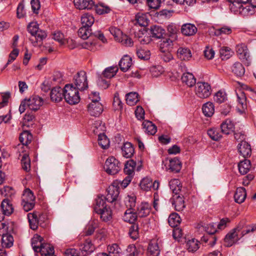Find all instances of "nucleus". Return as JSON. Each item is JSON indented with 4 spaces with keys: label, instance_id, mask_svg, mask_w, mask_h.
<instances>
[{
    "label": "nucleus",
    "instance_id": "nucleus-24",
    "mask_svg": "<svg viewBox=\"0 0 256 256\" xmlns=\"http://www.w3.org/2000/svg\"><path fill=\"white\" fill-rule=\"evenodd\" d=\"M94 250L95 246L92 243L91 240L88 238L83 244V246L81 249V254L84 256H87L93 252Z\"/></svg>",
    "mask_w": 256,
    "mask_h": 256
},
{
    "label": "nucleus",
    "instance_id": "nucleus-25",
    "mask_svg": "<svg viewBox=\"0 0 256 256\" xmlns=\"http://www.w3.org/2000/svg\"><path fill=\"white\" fill-rule=\"evenodd\" d=\"M221 132L226 134H228L230 132H234V125L232 122L229 120L226 119L223 122L220 124Z\"/></svg>",
    "mask_w": 256,
    "mask_h": 256
},
{
    "label": "nucleus",
    "instance_id": "nucleus-9",
    "mask_svg": "<svg viewBox=\"0 0 256 256\" xmlns=\"http://www.w3.org/2000/svg\"><path fill=\"white\" fill-rule=\"evenodd\" d=\"M169 186L173 195L185 194L184 188L182 187L180 182L178 179H172L169 182Z\"/></svg>",
    "mask_w": 256,
    "mask_h": 256
},
{
    "label": "nucleus",
    "instance_id": "nucleus-36",
    "mask_svg": "<svg viewBox=\"0 0 256 256\" xmlns=\"http://www.w3.org/2000/svg\"><path fill=\"white\" fill-rule=\"evenodd\" d=\"M95 10L97 14L102 15L110 13L112 10L108 6L104 3L100 2L96 5Z\"/></svg>",
    "mask_w": 256,
    "mask_h": 256
},
{
    "label": "nucleus",
    "instance_id": "nucleus-12",
    "mask_svg": "<svg viewBox=\"0 0 256 256\" xmlns=\"http://www.w3.org/2000/svg\"><path fill=\"white\" fill-rule=\"evenodd\" d=\"M43 238L38 235L34 236L31 240V244L32 249L36 252H40L42 248L45 247L46 245H49V244L44 243L42 242Z\"/></svg>",
    "mask_w": 256,
    "mask_h": 256
},
{
    "label": "nucleus",
    "instance_id": "nucleus-6",
    "mask_svg": "<svg viewBox=\"0 0 256 256\" xmlns=\"http://www.w3.org/2000/svg\"><path fill=\"white\" fill-rule=\"evenodd\" d=\"M162 168L166 171L177 173L182 168V162L177 158L171 159L166 158L162 161Z\"/></svg>",
    "mask_w": 256,
    "mask_h": 256
},
{
    "label": "nucleus",
    "instance_id": "nucleus-30",
    "mask_svg": "<svg viewBox=\"0 0 256 256\" xmlns=\"http://www.w3.org/2000/svg\"><path fill=\"white\" fill-rule=\"evenodd\" d=\"M160 249L157 242L156 241H151L148 248L147 254L148 256H158L160 254Z\"/></svg>",
    "mask_w": 256,
    "mask_h": 256
},
{
    "label": "nucleus",
    "instance_id": "nucleus-26",
    "mask_svg": "<svg viewBox=\"0 0 256 256\" xmlns=\"http://www.w3.org/2000/svg\"><path fill=\"white\" fill-rule=\"evenodd\" d=\"M181 80L182 82L188 87H192L196 84V78L192 73L188 72L184 73Z\"/></svg>",
    "mask_w": 256,
    "mask_h": 256
},
{
    "label": "nucleus",
    "instance_id": "nucleus-64",
    "mask_svg": "<svg viewBox=\"0 0 256 256\" xmlns=\"http://www.w3.org/2000/svg\"><path fill=\"white\" fill-rule=\"evenodd\" d=\"M109 256H117L120 252V248L116 244H113L108 247Z\"/></svg>",
    "mask_w": 256,
    "mask_h": 256
},
{
    "label": "nucleus",
    "instance_id": "nucleus-55",
    "mask_svg": "<svg viewBox=\"0 0 256 256\" xmlns=\"http://www.w3.org/2000/svg\"><path fill=\"white\" fill-rule=\"evenodd\" d=\"M125 46H132L134 44V42L132 39L128 36L123 34L118 41Z\"/></svg>",
    "mask_w": 256,
    "mask_h": 256
},
{
    "label": "nucleus",
    "instance_id": "nucleus-50",
    "mask_svg": "<svg viewBox=\"0 0 256 256\" xmlns=\"http://www.w3.org/2000/svg\"><path fill=\"white\" fill-rule=\"evenodd\" d=\"M22 202H35V196L32 191L29 188H26L22 196Z\"/></svg>",
    "mask_w": 256,
    "mask_h": 256
},
{
    "label": "nucleus",
    "instance_id": "nucleus-51",
    "mask_svg": "<svg viewBox=\"0 0 256 256\" xmlns=\"http://www.w3.org/2000/svg\"><path fill=\"white\" fill-rule=\"evenodd\" d=\"M220 54L222 60H228L232 56L233 51L228 47L223 46L220 50Z\"/></svg>",
    "mask_w": 256,
    "mask_h": 256
},
{
    "label": "nucleus",
    "instance_id": "nucleus-1",
    "mask_svg": "<svg viewBox=\"0 0 256 256\" xmlns=\"http://www.w3.org/2000/svg\"><path fill=\"white\" fill-rule=\"evenodd\" d=\"M78 80L76 79L72 84H67L64 87V98L70 104H76L80 101Z\"/></svg>",
    "mask_w": 256,
    "mask_h": 256
},
{
    "label": "nucleus",
    "instance_id": "nucleus-53",
    "mask_svg": "<svg viewBox=\"0 0 256 256\" xmlns=\"http://www.w3.org/2000/svg\"><path fill=\"white\" fill-rule=\"evenodd\" d=\"M126 103L130 106L135 104L138 101V94L136 92H130L126 96Z\"/></svg>",
    "mask_w": 256,
    "mask_h": 256
},
{
    "label": "nucleus",
    "instance_id": "nucleus-44",
    "mask_svg": "<svg viewBox=\"0 0 256 256\" xmlns=\"http://www.w3.org/2000/svg\"><path fill=\"white\" fill-rule=\"evenodd\" d=\"M136 162L133 160H128L124 165V172L127 175L134 176Z\"/></svg>",
    "mask_w": 256,
    "mask_h": 256
},
{
    "label": "nucleus",
    "instance_id": "nucleus-17",
    "mask_svg": "<svg viewBox=\"0 0 256 256\" xmlns=\"http://www.w3.org/2000/svg\"><path fill=\"white\" fill-rule=\"evenodd\" d=\"M238 150L244 158L250 157L252 154L250 144L246 142H242L238 145Z\"/></svg>",
    "mask_w": 256,
    "mask_h": 256
},
{
    "label": "nucleus",
    "instance_id": "nucleus-57",
    "mask_svg": "<svg viewBox=\"0 0 256 256\" xmlns=\"http://www.w3.org/2000/svg\"><path fill=\"white\" fill-rule=\"evenodd\" d=\"M136 54L139 58L146 60L150 58V52L148 50L140 49L137 50Z\"/></svg>",
    "mask_w": 256,
    "mask_h": 256
},
{
    "label": "nucleus",
    "instance_id": "nucleus-2",
    "mask_svg": "<svg viewBox=\"0 0 256 256\" xmlns=\"http://www.w3.org/2000/svg\"><path fill=\"white\" fill-rule=\"evenodd\" d=\"M94 22L92 14L89 12L82 14L81 16V38H86L91 36L92 32L90 27Z\"/></svg>",
    "mask_w": 256,
    "mask_h": 256
},
{
    "label": "nucleus",
    "instance_id": "nucleus-33",
    "mask_svg": "<svg viewBox=\"0 0 256 256\" xmlns=\"http://www.w3.org/2000/svg\"><path fill=\"white\" fill-rule=\"evenodd\" d=\"M238 168L240 174L244 175L247 174L251 168L250 160L244 159V160L240 161L238 164Z\"/></svg>",
    "mask_w": 256,
    "mask_h": 256
},
{
    "label": "nucleus",
    "instance_id": "nucleus-14",
    "mask_svg": "<svg viewBox=\"0 0 256 256\" xmlns=\"http://www.w3.org/2000/svg\"><path fill=\"white\" fill-rule=\"evenodd\" d=\"M98 220L94 219L90 220L85 226L82 231L83 236H88L92 234L98 226Z\"/></svg>",
    "mask_w": 256,
    "mask_h": 256
},
{
    "label": "nucleus",
    "instance_id": "nucleus-16",
    "mask_svg": "<svg viewBox=\"0 0 256 256\" xmlns=\"http://www.w3.org/2000/svg\"><path fill=\"white\" fill-rule=\"evenodd\" d=\"M118 194V188L114 185H111L108 188L107 194L104 198L107 202H112L117 199Z\"/></svg>",
    "mask_w": 256,
    "mask_h": 256
},
{
    "label": "nucleus",
    "instance_id": "nucleus-48",
    "mask_svg": "<svg viewBox=\"0 0 256 256\" xmlns=\"http://www.w3.org/2000/svg\"><path fill=\"white\" fill-rule=\"evenodd\" d=\"M207 133L210 138L215 141L218 140L222 138L221 132L218 128H210L208 130Z\"/></svg>",
    "mask_w": 256,
    "mask_h": 256
},
{
    "label": "nucleus",
    "instance_id": "nucleus-7",
    "mask_svg": "<svg viewBox=\"0 0 256 256\" xmlns=\"http://www.w3.org/2000/svg\"><path fill=\"white\" fill-rule=\"evenodd\" d=\"M14 211V208L8 199H4L0 206V222L4 220V215L10 216Z\"/></svg>",
    "mask_w": 256,
    "mask_h": 256
},
{
    "label": "nucleus",
    "instance_id": "nucleus-38",
    "mask_svg": "<svg viewBox=\"0 0 256 256\" xmlns=\"http://www.w3.org/2000/svg\"><path fill=\"white\" fill-rule=\"evenodd\" d=\"M13 244L14 238L11 234H3L2 238V246L3 248H10L13 246Z\"/></svg>",
    "mask_w": 256,
    "mask_h": 256
},
{
    "label": "nucleus",
    "instance_id": "nucleus-39",
    "mask_svg": "<svg viewBox=\"0 0 256 256\" xmlns=\"http://www.w3.org/2000/svg\"><path fill=\"white\" fill-rule=\"evenodd\" d=\"M19 139L22 144L27 146L32 142V136L28 131L24 130L21 133Z\"/></svg>",
    "mask_w": 256,
    "mask_h": 256
},
{
    "label": "nucleus",
    "instance_id": "nucleus-60",
    "mask_svg": "<svg viewBox=\"0 0 256 256\" xmlns=\"http://www.w3.org/2000/svg\"><path fill=\"white\" fill-rule=\"evenodd\" d=\"M21 162L22 168L26 172L29 171L30 168V162L28 156L24 154L22 157Z\"/></svg>",
    "mask_w": 256,
    "mask_h": 256
},
{
    "label": "nucleus",
    "instance_id": "nucleus-47",
    "mask_svg": "<svg viewBox=\"0 0 256 256\" xmlns=\"http://www.w3.org/2000/svg\"><path fill=\"white\" fill-rule=\"evenodd\" d=\"M168 222L171 227L174 228L180 224V216L176 213H172L170 215L168 218Z\"/></svg>",
    "mask_w": 256,
    "mask_h": 256
},
{
    "label": "nucleus",
    "instance_id": "nucleus-61",
    "mask_svg": "<svg viewBox=\"0 0 256 256\" xmlns=\"http://www.w3.org/2000/svg\"><path fill=\"white\" fill-rule=\"evenodd\" d=\"M92 128L94 133L98 135V134H102L101 132L104 130V126L101 121L97 120L93 124Z\"/></svg>",
    "mask_w": 256,
    "mask_h": 256
},
{
    "label": "nucleus",
    "instance_id": "nucleus-31",
    "mask_svg": "<svg viewBox=\"0 0 256 256\" xmlns=\"http://www.w3.org/2000/svg\"><path fill=\"white\" fill-rule=\"evenodd\" d=\"M142 126L144 132L148 134L154 135L157 131L156 126L150 121H144Z\"/></svg>",
    "mask_w": 256,
    "mask_h": 256
},
{
    "label": "nucleus",
    "instance_id": "nucleus-58",
    "mask_svg": "<svg viewBox=\"0 0 256 256\" xmlns=\"http://www.w3.org/2000/svg\"><path fill=\"white\" fill-rule=\"evenodd\" d=\"M46 36V33L44 30H39L34 36L33 38L36 40V41L34 42V46H36L38 42H42Z\"/></svg>",
    "mask_w": 256,
    "mask_h": 256
},
{
    "label": "nucleus",
    "instance_id": "nucleus-63",
    "mask_svg": "<svg viewBox=\"0 0 256 256\" xmlns=\"http://www.w3.org/2000/svg\"><path fill=\"white\" fill-rule=\"evenodd\" d=\"M132 224L130 228L128 234L131 238L136 240L138 236V226L134 223Z\"/></svg>",
    "mask_w": 256,
    "mask_h": 256
},
{
    "label": "nucleus",
    "instance_id": "nucleus-56",
    "mask_svg": "<svg viewBox=\"0 0 256 256\" xmlns=\"http://www.w3.org/2000/svg\"><path fill=\"white\" fill-rule=\"evenodd\" d=\"M164 71V68L160 65L152 66L150 68V72L154 77L160 76Z\"/></svg>",
    "mask_w": 256,
    "mask_h": 256
},
{
    "label": "nucleus",
    "instance_id": "nucleus-32",
    "mask_svg": "<svg viewBox=\"0 0 256 256\" xmlns=\"http://www.w3.org/2000/svg\"><path fill=\"white\" fill-rule=\"evenodd\" d=\"M160 42V48L163 52L169 51L173 45L172 40L168 38H162Z\"/></svg>",
    "mask_w": 256,
    "mask_h": 256
},
{
    "label": "nucleus",
    "instance_id": "nucleus-23",
    "mask_svg": "<svg viewBox=\"0 0 256 256\" xmlns=\"http://www.w3.org/2000/svg\"><path fill=\"white\" fill-rule=\"evenodd\" d=\"M106 198L104 196H98L95 200V203L94 206V211L96 213L100 212L102 210L108 207L106 203Z\"/></svg>",
    "mask_w": 256,
    "mask_h": 256
},
{
    "label": "nucleus",
    "instance_id": "nucleus-52",
    "mask_svg": "<svg viewBox=\"0 0 256 256\" xmlns=\"http://www.w3.org/2000/svg\"><path fill=\"white\" fill-rule=\"evenodd\" d=\"M40 253L42 256H56L54 254V247L50 244L42 248L40 250Z\"/></svg>",
    "mask_w": 256,
    "mask_h": 256
},
{
    "label": "nucleus",
    "instance_id": "nucleus-40",
    "mask_svg": "<svg viewBox=\"0 0 256 256\" xmlns=\"http://www.w3.org/2000/svg\"><path fill=\"white\" fill-rule=\"evenodd\" d=\"M232 71L236 76H242L244 74L245 69L241 63L236 62L232 66Z\"/></svg>",
    "mask_w": 256,
    "mask_h": 256
},
{
    "label": "nucleus",
    "instance_id": "nucleus-62",
    "mask_svg": "<svg viewBox=\"0 0 256 256\" xmlns=\"http://www.w3.org/2000/svg\"><path fill=\"white\" fill-rule=\"evenodd\" d=\"M140 186L142 190L148 191L151 190L152 181L148 178H144L140 183Z\"/></svg>",
    "mask_w": 256,
    "mask_h": 256
},
{
    "label": "nucleus",
    "instance_id": "nucleus-54",
    "mask_svg": "<svg viewBox=\"0 0 256 256\" xmlns=\"http://www.w3.org/2000/svg\"><path fill=\"white\" fill-rule=\"evenodd\" d=\"M136 196L134 195L128 196L125 198V204L128 209L134 210L136 204Z\"/></svg>",
    "mask_w": 256,
    "mask_h": 256
},
{
    "label": "nucleus",
    "instance_id": "nucleus-13",
    "mask_svg": "<svg viewBox=\"0 0 256 256\" xmlns=\"http://www.w3.org/2000/svg\"><path fill=\"white\" fill-rule=\"evenodd\" d=\"M88 110L91 116H98L103 112V106L100 102H91L88 106Z\"/></svg>",
    "mask_w": 256,
    "mask_h": 256
},
{
    "label": "nucleus",
    "instance_id": "nucleus-46",
    "mask_svg": "<svg viewBox=\"0 0 256 256\" xmlns=\"http://www.w3.org/2000/svg\"><path fill=\"white\" fill-rule=\"evenodd\" d=\"M98 144L103 149H107L110 146V140L104 134H98Z\"/></svg>",
    "mask_w": 256,
    "mask_h": 256
},
{
    "label": "nucleus",
    "instance_id": "nucleus-37",
    "mask_svg": "<svg viewBox=\"0 0 256 256\" xmlns=\"http://www.w3.org/2000/svg\"><path fill=\"white\" fill-rule=\"evenodd\" d=\"M178 57L182 60H188L192 57L190 50L188 48H180L177 51Z\"/></svg>",
    "mask_w": 256,
    "mask_h": 256
},
{
    "label": "nucleus",
    "instance_id": "nucleus-28",
    "mask_svg": "<svg viewBox=\"0 0 256 256\" xmlns=\"http://www.w3.org/2000/svg\"><path fill=\"white\" fill-rule=\"evenodd\" d=\"M197 32L196 26L191 24H186L182 26L181 28L182 33L186 36H190L194 34Z\"/></svg>",
    "mask_w": 256,
    "mask_h": 256
},
{
    "label": "nucleus",
    "instance_id": "nucleus-5",
    "mask_svg": "<svg viewBox=\"0 0 256 256\" xmlns=\"http://www.w3.org/2000/svg\"><path fill=\"white\" fill-rule=\"evenodd\" d=\"M122 168L120 162L114 156H110L105 162L104 168L109 174L114 175L118 172Z\"/></svg>",
    "mask_w": 256,
    "mask_h": 256
},
{
    "label": "nucleus",
    "instance_id": "nucleus-20",
    "mask_svg": "<svg viewBox=\"0 0 256 256\" xmlns=\"http://www.w3.org/2000/svg\"><path fill=\"white\" fill-rule=\"evenodd\" d=\"M38 216L39 212H34L27 214L30 228L33 230H36L40 226L38 220Z\"/></svg>",
    "mask_w": 256,
    "mask_h": 256
},
{
    "label": "nucleus",
    "instance_id": "nucleus-10",
    "mask_svg": "<svg viewBox=\"0 0 256 256\" xmlns=\"http://www.w3.org/2000/svg\"><path fill=\"white\" fill-rule=\"evenodd\" d=\"M236 52L243 62H248V59L250 57L249 52L248 51L246 46L244 44H238L236 46ZM249 64L248 62H247Z\"/></svg>",
    "mask_w": 256,
    "mask_h": 256
},
{
    "label": "nucleus",
    "instance_id": "nucleus-4",
    "mask_svg": "<svg viewBox=\"0 0 256 256\" xmlns=\"http://www.w3.org/2000/svg\"><path fill=\"white\" fill-rule=\"evenodd\" d=\"M212 90L210 85L206 82H198L195 87V94L202 99L208 98L212 94Z\"/></svg>",
    "mask_w": 256,
    "mask_h": 256
},
{
    "label": "nucleus",
    "instance_id": "nucleus-35",
    "mask_svg": "<svg viewBox=\"0 0 256 256\" xmlns=\"http://www.w3.org/2000/svg\"><path fill=\"white\" fill-rule=\"evenodd\" d=\"M150 31L152 36L156 38H162L165 34V30L158 26H151Z\"/></svg>",
    "mask_w": 256,
    "mask_h": 256
},
{
    "label": "nucleus",
    "instance_id": "nucleus-42",
    "mask_svg": "<svg viewBox=\"0 0 256 256\" xmlns=\"http://www.w3.org/2000/svg\"><path fill=\"white\" fill-rule=\"evenodd\" d=\"M96 214L100 215V218L104 222L110 221L112 218V212L109 206L101 210L100 212H96Z\"/></svg>",
    "mask_w": 256,
    "mask_h": 256
},
{
    "label": "nucleus",
    "instance_id": "nucleus-29",
    "mask_svg": "<svg viewBox=\"0 0 256 256\" xmlns=\"http://www.w3.org/2000/svg\"><path fill=\"white\" fill-rule=\"evenodd\" d=\"M246 196V190L244 188L240 187L237 188L234 195V198L236 202L238 204L242 203Z\"/></svg>",
    "mask_w": 256,
    "mask_h": 256
},
{
    "label": "nucleus",
    "instance_id": "nucleus-43",
    "mask_svg": "<svg viewBox=\"0 0 256 256\" xmlns=\"http://www.w3.org/2000/svg\"><path fill=\"white\" fill-rule=\"evenodd\" d=\"M118 68L117 66H112L106 68L102 72L104 77L110 79L116 74Z\"/></svg>",
    "mask_w": 256,
    "mask_h": 256
},
{
    "label": "nucleus",
    "instance_id": "nucleus-19",
    "mask_svg": "<svg viewBox=\"0 0 256 256\" xmlns=\"http://www.w3.org/2000/svg\"><path fill=\"white\" fill-rule=\"evenodd\" d=\"M132 23L135 25L140 26H146L148 24V18L145 14L142 12L138 13L135 16V19L132 21Z\"/></svg>",
    "mask_w": 256,
    "mask_h": 256
},
{
    "label": "nucleus",
    "instance_id": "nucleus-18",
    "mask_svg": "<svg viewBox=\"0 0 256 256\" xmlns=\"http://www.w3.org/2000/svg\"><path fill=\"white\" fill-rule=\"evenodd\" d=\"M184 195L185 194L172 196V203L174 206L176 210H182L185 207L184 204Z\"/></svg>",
    "mask_w": 256,
    "mask_h": 256
},
{
    "label": "nucleus",
    "instance_id": "nucleus-21",
    "mask_svg": "<svg viewBox=\"0 0 256 256\" xmlns=\"http://www.w3.org/2000/svg\"><path fill=\"white\" fill-rule=\"evenodd\" d=\"M118 65L122 72H126L132 65V59L130 56L125 55L120 60Z\"/></svg>",
    "mask_w": 256,
    "mask_h": 256
},
{
    "label": "nucleus",
    "instance_id": "nucleus-49",
    "mask_svg": "<svg viewBox=\"0 0 256 256\" xmlns=\"http://www.w3.org/2000/svg\"><path fill=\"white\" fill-rule=\"evenodd\" d=\"M141 248H137L134 244L129 245L126 250L128 256H139L142 252Z\"/></svg>",
    "mask_w": 256,
    "mask_h": 256
},
{
    "label": "nucleus",
    "instance_id": "nucleus-41",
    "mask_svg": "<svg viewBox=\"0 0 256 256\" xmlns=\"http://www.w3.org/2000/svg\"><path fill=\"white\" fill-rule=\"evenodd\" d=\"M202 110L205 116L208 117L212 116L214 112V106L213 103L208 102L204 104L202 106Z\"/></svg>",
    "mask_w": 256,
    "mask_h": 256
},
{
    "label": "nucleus",
    "instance_id": "nucleus-59",
    "mask_svg": "<svg viewBox=\"0 0 256 256\" xmlns=\"http://www.w3.org/2000/svg\"><path fill=\"white\" fill-rule=\"evenodd\" d=\"M256 232V224H251L246 226L244 230H242L241 232V237H243L246 234H252Z\"/></svg>",
    "mask_w": 256,
    "mask_h": 256
},
{
    "label": "nucleus",
    "instance_id": "nucleus-15",
    "mask_svg": "<svg viewBox=\"0 0 256 256\" xmlns=\"http://www.w3.org/2000/svg\"><path fill=\"white\" fill-rule=\"evenodd\" d=\"M50 99L52 102H60L64 98V88L60 87L53 88L50 93Z\"/></svg>",
    "mask_w": 256,
    "mask_h": 256
},
{
    "label": "nucleus",
    "instance_id": "nucleus-34",
    "mask_svg": "<svg viewBox=\"0 0 256 256\" xmlns=\"http://www.w3.org/2000/svg\"><path fill=\"white\" fill-rule=\"evenodd\" d=\"M200 242L194 238L188 240L186 242L188 250L192 252H196L200 248Z\"/></svg>",
    "mask_w": 256,
    "mask_h": 256
},
{
    "label": "nucleus",
    "instance_id": "nucleus-45",
    "mask_svg": "<svg viewBox=\"0 0 256 256\" xmlns=\"http://www.w3.org/2000/svg\"><path fill=\"white\" fill-rule=\"evenodd\" d=\"M237 100L238 102V106L242 109L246 107V94L244 92L239 90L236 92Z\"/></svg>",
    "mask_w": 256,
    "mask_h": 256
},
{
    "label": "nucleus",
    "instance_id": "nucleus-22",
    "mask_svg": "<svg viewBox=\"0 0 256 256\" xmlns=\"http://www.w3.org/2000/svg\"><path fill=\"white\" fill-rule=\"evenodd\" d=\"M138 215L134 210L128 209L124 212L122 216L123 220L130 224H134L137 220Z\"/></svg>",
    "mask_w": 256,
    "mask_h": 256
},
{
    "label": "nucleus",
    "instance_id": "nucleus-27",
    "mask_svg": "<svg viewBox=\"0 0 256 256\" xmlns=\"http://www.w3.org/2000/svg\"><path fill=\"white\" fill-rule=\"evenodd\" d=\"M121 149L122 155L126 158H131L134 152V150L132 144L129 142H125Z\"/></svg>",
    "mask_w": 256,
    "mask_h": 256
},
{
    "label": "nucleus",
    "instance_id": "nucleus-8",
    "mask_svg": "<svg viewBox=\"0 0 256 256\" xmlns=\"http://www.w3.org/2000/svg\"><path fill=\"white\" fill-rule=\"evenodd\" d=\"M28 108L32 111H36L43 104V100L38 96H32L27 99Z\"/></svg>",
    "mask_w": 256,
    "mask_h": 256
},
{
    "label": "nucleus",
    "instance_id": "nucleus-3",
    "mask_svg": "<svg viewBox=\"0 0 256 256\" xmlns=\"http://www.w3.org/2000/svg\"><path fill=\"white\" fill-rule=\"evenodd\" d=\"M243 228L242 224H239L236 228L231 230L225 236L224 238V245L226 247H230L234 244H236L241 237V234L239 236V233L242 232Z\"/></svg>",
    "mask_w": 256,
    "mask_h": 256
},
{
    "label": "nucleus",
    "instance_id": "nucleus-11",
    "mask_svg": "<svg viewBox=\"0 0 256 256\" xmlns=\"http://www.w3.org/2000/svg\"><path fill=\"white\" fill-rule=\"evenodd\" d=\"M151 210V206L150 204L142 202L136 208V212L140 218L146 217L149 215Z\"/></svg>",
    "mask_w": 256,
    "mask_h": 256
}]
</instances>
